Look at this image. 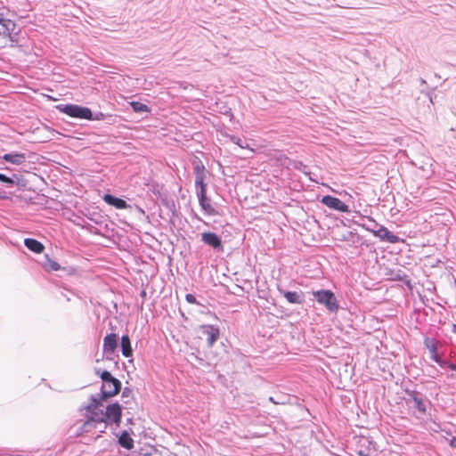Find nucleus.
Instances as JSON below:
<instances>
[{
  "label": "nucleus",
  "instance_id": "obj_1",
  "mask_svg": "<svg viewBox=\"0 0 456 456\" xmlns=\"http://www.w3.org/2000/svg\"><path fill=\"white\" fill-rule=\"evenodd\" d=\"M39 159V155L30 151V192L37 193L38 201H35L33 196L30 194V211L35 205H44L47 202L46 197L39 192L43 191L46 182L41 174L34 172L37 170L36 167L32 165L36 164Z\"/></svg>",
  "mask_w": 456,
  "mask_h": 456
},
{
  "label": "nucleus",
  "instance_id": "obj_2",
  "mask_svg": "<svg viewBox=\"0 0 456 456\" xmlns=\"http://www.w3.org/2000/svg\"><path fill=\"white\" fill-rule=\"evenodd\" d=\"M31 261L37 263L46 273L60 272L59 276L61 278L71 276L76 273V269L73 266L61 265L58 262L52 259L47 253H45L42 256L37 258L30 257V262Z\"/></svg>",
  "mask_w": 456,
  "mask_h": 456
},
{
  "label": "nucleus",
  "instance_id": "obj_3",
  "mask_svg": "<svg viewBox=\"0 0 456 456\" xmlns=\"http://www.w3.org/2000/svg\"><path fill=\"white\" fill-rule=\"evenodd\" d=\"M84 215L91 223H85L82 226L89 232L97 235H104L110 231L107 217L102 216L100 212L87 209Z\"/></svg>",
  "mask_w": 456,
  "mask_h": 456
},
{
  "label": "nucleus",
  "instance_id": "obj_4",
  "mask_svg": "<svg viewBox=\"0 0 456 456\" xmlns=\"http://www.w3.org/2000/svg\"><path fill=\"white\" fill-rule=\"evenodd\" d=\"M369 223L373 224V227L366 226L365 224H359L355 222L358 225H361L366 231L371 232L375 237L379 238L381 241H385L390 244H395L400 241H403V239L399 238L397 235L393 233L384 225L379 224L372 217H368Z\"/></svg>",
  "mask_w": 456,
  "mask_h": 456
},
{
  "label": "nucleus",
  "instance_id": "obj_5",
  "mask_svg": "<svg viewBox=\"0 0 456 456\" xmlns=\"http://www.w3.org/2000/svg\"><path fill=\"white\" fill-rule=\"evenodd\" d=\"M313 296L317 303L324 305L330 313H337L339 309L338 301L332 290L318 289L313 291Z\"/></svg>",
  "mask_w": 456,
  "mask_h": 456
},
{
  "label": "nucleus",
  "instance_id": "obj_6",
  "mask_svg": "<svg viewBox=\"0 0 456 456\" xmlns=\"http://www.w3.org/2000/svg\"><path fill=\"white\" fill-rule=\"evenodd\" d=\"M193 174L195 175V192L208 191V183L206 179L209 175V172L206 169L203 162L197 157L192 161Z\"/></svg>",
  "mask_w": 456,
  "mask_h": 456
},
{
  "label": "nucleus",
  "instance_id": "obj_7",
  "mask_svg": "<svg viewBox=\"0 0 456 456\" xmlns=\"http://www.w3.org/2000/svg\"><path fill=\"white\" fill-rule=\"evenodd\" d=\"M104 417L105 428L108 427H114L115 429L118 428L120 426L122 420L121 405L118 402L108 404L104 411Z\"/></svg>",
  "mask_w": 456,
  "mask_h": 456
},
{
  "label": "nucleus",
  "instance_id": "obj_8",
  "mask_svg": "<svg viewBox=\"0 0 456 456\" xmlns=\"http://www.w3.org/2000/svg\"><path fill=\"white\" fill-rule=\"evenodd\" d=\"M56 110L60 112L66 114L67 116L78 118L85 119V118H90V108L73 104V103H66V104H58L55 106Z\"/></svg>",
  "mask_w": 456,
  "mask_h": 456
},
{
  "label": "nucleus",
  "instance_id": "obj_9",
  "mask_svg": "<svg viewBox=\"0 0 456 456\" xmlns=\"http://www.w3.org/2000/svg\"><path fill=\"white\" fill-rule=\"evenodd\" d=\"M354 452L358 456H372L377 452L376 443L368 436H360L354 437Z\"/></svg>",
  "mask_w": 456,
  "mask_h": 456
},
{
  "label": "nucleus",
  "instance_id": "obj_10",
  "mask_svg": "<svg viewBox=\"0 0 456 456\" xmlns=\"http://www.w3.org/2000/svg\"><path fill=\"white\" fill-rule=\"evenodd\" d=\"M96 374L99 375L102 383L111 382L113 387L112 391L103 392L105 395H117L122 389L121 381L114 377L109 370H97Z\"/></svg>",
  "mask_w": 456,
  "mask_h": 456
},
{
  "label": "nucleus",
  "instance_id": "obj_11",
  "mask_svg": "<svg viewBox=\"0 0 456 456\" xmlns=\"http://www.w3.org/2000/svg\"><path fill=\"white\" fill-rule=\"evenodd\" d=\"M201 241L210 247L215 252L221 253L224 251L223 240L220 235L214 232H203L200 234Z\"/></svg>",
  "mask_w": 456,
  "mask_h": 456
},
{
  "label": "nucleus",
  "instance_id": "obj_12",
  "mask_svg": "<svg viewBox=\"0 0 456 456\" xmlns=\"http://www.w3.org/2000/svg\"><path fill=\"white\" fill-rule=\"evenodd\" d=\"M321 203L325 205L330 209L339 211L341 213H348L350 211L349 206L342 201L340 199L332 195H324L321 199Z\"/></svg>",
  "mask_w": 456,
  "mask_h": 456
},
{
  "label": "nucleus",
  "instance_id": "obj_13",
  "mask_svg": "<svg viewBox=\"0 0 456 456\" xmlns=\"http://www.w3.org/2000/svg\"><path fill=\"white\" fill-rule=\"evenodd\" d=\"M200 330L201 334L206 337L208 346L212 347L220 337L219 327L212 324H202Z\"/></svg>",
  "mask_w": 456,
  "mask_h": 456
},
{
  "label": "nucleus",
  "instance_id": "obj_14",
  "mask_svg": "<svg viewBox=\"0 0 456 456\" xmlns=\"http://www.w3.org/2000/svg\"><path fill=\"white\" fill-rule=\"evenodd\" d=\"M49 140V131L46 126H35L34 122H30V143L46 142Z\"/></svg>",
  "mask_w": 456,
  "mask_h": 456
},
{
  "label": "nucleus",
  "instance_id": "obj_15",
  "mask_svg": "<svg viewBox=\"0 0 456 456\" xmlns=\"http://www.w3.org/2000/svg\"><path fill=\"white\" fill-rule=\"evenodd\" d=\"M200 207L204 214L208 216H216L218 212L211 205V199L208 196V191L196 193Z\"/></svg>",
  "mask_w": 456,
  "mask_h": 456
},
{
  "label": "nucleus",
  "instance_id": "obj_16",
  "mask_svg": "<svg viewBox=\"0 0 456 456\" xmlns=\"http://www.w3.org/2000/svg\"><path fill=\"white\" fill-rule=\"evenodd\" d=\"M277 290L289 304L302 305L305 301V297L302 291H289L283 289L281 285H277Z\"/></svg>",
  "mask_w": 456,
  "mask_h": 456
},
{
  "label": "nucleus",
  "instance_id": "obj_17",
  "mask_svg": "<svg viewBox=\"0 0 456 456\" xmlns=\"http://www.w3.org/2000/svg\"><path fill=\"white\" fill-rule=\"evenodd\" d=\"M105 203L108 205L114 207L117 209H126L128 208H131L127 202L119 197H117L110 193H105L102 197Z\"/></svg>",
  "mask_w": 456,
  "mask_h": 456
},
{
  "label": "nucleus",
  "instance_id": "obj_18",
  "mask_svg": "<svg viewBox=\"0 0 456 456\" xmlns=\"http://www.w3.org/2000/svg\"><path fill=\"white\" fill-rule=\"evenodd\" d=\"M119 338L116 333H109L103 338L102 350L110 353H116L118 346Z\"/></svg>",
  "mask_w": 456,
  "mask_h": 456
},
{
  "label": "nucleus",
  "instance_id": "obj_19",
  "mask_svg": "<svg viewBox=\"0 0 456 456\" xmlns=\"http://www.w3.org/2000/svg\"><path fill=\"white\" fill-rule=\"evenodd\" d=\"M132 430H123L120 434H115L118 437V444L119 446L126 450H131L134 448V440L131 436Z\"/></svg>",
  "mask_w": 456,
  "mask_h": 456
},
{
  "label": "nucleus",
  "instance_id": "obj_20",
  "mask_svg": "<svg viewBox=\"0 0 456 456\" xmlns=\"http://www.w3.org/2000/svg\"><path fill=\"white\" fill-rule=\"evenodd\" d=\"M108 400V398L102 396V394L101 392L97 395H91L89 397L90 403L87 405L84 406L83 409L86 411H93L94 410L99 409V407L102 405L103 402H106Z\"/></svg>",
  "mask_w": 456,
  "mask_h": 456
},
{
  "label": "nucleus",
  "instance_id": "obj_21",
  "mask_svg": "<svg viewBox=\"0 0 456 456\" xmlns=\"http://www.w3.org/2000/svg\"><path fill=\"white\" fill-rule=\"evenodd\" d=\"M423 344H424L425 347L428 348L429 351L430 359L434 362L436 361V359H438V357H439V355H438L439 342L435 338L427 337L424 338Z\"/></svg>",
  "mask_w": 456,
  "mask_h": 456
},
{
  "label": "nucleus",
  "instance_id": "obj_22",
  "mask_svg": "<svg viewBox=\"0 0 456 456\" xmlns=\"http://www.w3.org/2000/svg\"><path fill=\"white\" fill-rule=\"evenodd\" d=\"M411 403H413V407L422 415H425L427 413V406L428 404H430V401L426 397L425 395L420 393L413 401H411Z\"/></svg>",
  "mask_w": 456,
  "mask_h": 456
},
{
  "label": "nucleus",
  "instance_id": "obj_23",
  "mask_svg": "<svg viewBox=\"0 0 456 456\" xmlns=\"http://www.w3.org/2000/svg\"><path fill=\"white\" fill-rule=\"evenodd\" d=\"M120 349L123 356L126 358L133 356V348L128 334H123L120 338Z\"/></svg>",
  "mask_w": 456,
  "mask_h": 456
},
{
  "label": "nucleus",
  "instance_id": "obj_24",
  "mask_svg": "<svg viewBox=\"0 0 456 456\" xmlns=\"http://www.w3.org/2000/svg\"><path fill=\"white\" fill-rule=\"evenodd\" d=\"M14 23L8 19H0V35L3 37H9L11 32L14 29Z\"/></svg>",
  "mask_w": 456,
  "mask_h": 456
},
{
  "label": "nucleus",
  "instance_id": "obj_25",
  "mask_svg": "<svg viewBox=\"0 0 456 456\" xmlns=\"http://www.w3.org/2000/svg\"><path fill=\"white\" fill-rule=\"evenodd\" d=\"M86 412L89 413V416L87 418L94 420V424L97 427H99L102 423L105 424L104 411L102 410L97 409L93 411H86Z\"/></svg>",
  "mask_w": 456,
  "mask_h": 456
},
{
  "label": "nucleus",
  "instance_id": "obj_26",
  "mask_svg": "<svg viewBox=\"0 0 456 456\" xmlns=\"http://www.w3.org/2000/svg\"><path fill=\"white\" fill-rule=\"evenodd\" d=\"M391 275L393 281H402L405 285L409 287L411 286V280L403 270L398 269L396 271H392Z\"/></svg>",
  "mask_w": 456,
  "mask_h": 456
},
{
  "label": "nucleus",
  "instance_id": "obj_27",
  "mask_svg": "<svg viewBox=\"0 0 456 456\" xmlns=\"http://www.w3.org/2000/svg\"><path fill=\"white\" fill-rule=\"evenodd\" d=\"M132 110L135 113H150L151 112V108L145 104V103H142L141 102H138V101H132L129 102Z\"/></svg>",
  "mask_w": 456,
  "mask_h": 456
},
{
  "label": "nucleus",
  "instance_id": "obj_28",
  "mask_svg": "<svg viewBox=\"0 0 456 456\" xmlns=\"http://www.w3.org/2000/svg\"><path fill=\"white\" fill-rule=\"evenodd\" d=\"M3 159L7 162H11L12 164L19 165L25 160V155L18 154V153H9V154H4L3 156Z\"/></svg>",
  "mask_w": 456,
  "mask_h": 456
},
{
  "label": "nucleus",
  "instance_id": "obj_29",
  "mask_svg": "<svg viewBox=\"0 0 456 456\" xmlns=\"http://www.w3.org/2000/svg\"><path fill=\"white\" fill-rule=\"evenodd\" d=\"M45 249V247L41 241L30 238V252L40 255L44 253Z\"/></svg>",
  "mask_w": 456,
  "mask_h": 456
},
{
  "label": "nucleus",
  "instance_id": "obj_30",
  "mask_svg": "<svg viewBox=\"0 0 456 456\" xmlns=\"http://www.w3.org/2000/svg\"><path fill=\"white\" fill-rule=\"evenodd\" d=\"M436 363H437L441 368L443 369H449L451 370L456 371V362H453L452 361L442 359L440 356L436 361H435Z\"/></svg>",
  "mask_w": 456,
  "mask_h": 456
},
{
  "label": "nucleus",
  "instance_id": "obj_31",
  "mask_svg": "<svg viewBox=\"0 0 456 456\" xmlns=\"http://www.w3.org/2000/svg\"><path fill=\"white\" fill-rule=\"evenodd\" d=\"M81 428L82 431H85L86 433H90L93 430L97 429L98 427L94 424V420L86 418V420L81 422Z\"/></svg>",
  "mask_w": 456,
  "mask_h": 456
},
{
  "label": "nucleus",
  "instance_id": "obj_32",
  "mask_svg": "<svg viewBox=\"0 0 456 456\" xmlns=\"http://www.w3.org/2000/svg\"><path fill=\"white\" fill-rule=\"evenodd\" d=\"M421 392L415 389L405 388L404 389V400L407 404H411V401L417 397Z\"/></svg>",
  "mask_w": 456,
  "mask_h": 456
},
{
  "label": "nucleus",
  "instance_id": "obj_33",
  "mask_svg": "<svg viewBox=\"0 0 456 456\" xmlns=\"http://www.w3.org/2000/svg\"><path fill=\"white\" fill-rule=\"evenodd\" d=\"M90 118H85L86 120H89V121H101V120H104L105 118H106V115L101 111H97V112H93L91 110H90Z\"/></svg>",
  "mask_w": 456,
  "mask_h": 456
},
{
  "label": "nucleus",
  "instance_id": "obj_34",
  "mask_svg": "<svg viewBox=\"0 0 456 456\" xmlns=\"http://www.w3.org/2000/svg\"><path fill=\"white\" fill-rule=\"evenodd\" d=\"M121 396H122V398L126 399L124 401L125 403H129L130 399H132L134 396L133 389L128 387H124L122 390Z\"/></svg>",
  "mask_w": 456,
  "mask_h": 456
},
{
  "label": "nucleus",
  "instance_id": "obj_35",
  "mask_svg": "<svg viewBox=\"0 0 456 456\" xmlns=\"http://www.w3.org/2000/svg\"><path fill=\"white\" fill-rule=\"evenodd\" d=\"M112 388H113V387L111 385V382L102 383L100 392L102 394L103 397L110 399V398L113 397L114 395H105L103 392L112 391Z\"/></svg>",
  "mask_w": 456,
  "mask_h": 456
},
{
  "label": "nucleus",
  "instance_id": "obj_36",
  "mask_svg": "<svg viewBox=\"0 0 456 456\" xmlns=\"http://www.w3.org/2000/svg\"><path fill=\"white\" fill-rule=\"evenodd\" d=\"M70 431L73 433V435L75 436H83L84 434H86L85 431H82V428H81V423H77L75 424L71 428H70Z\"/></svg>",
  "mask_w": 456,
  "mask_h": 456
},
{
  "label": "nucleus",
  "instance_id": "obj_37",
  "mask_svg": "<svg viewBox=\"0 0 456 456\" xmlns=\"http://www.w3.org/2000/svg\"><path fill=\"white\" fill-rule=\"evenodd\" d=\"M185 300L189 303V304H196V305H200V303L198 302L196 297L193 295V294H191V293H187L185 295Z\"/></svg>",
  "mask_w": 456,
  "mask_h": 456
},
{
  "label": "nucleus",
  "instance_id": "obj_38",
  "mask_svg": "<svg viewBox=\"0 0 456 456\" xmlns=\"http://www.w3.org/2000/svg\"><path fill=\"white\" fill-rule=\"evenodd\" d=\"M229 138H230V141H231L232 143L237 144V145H238V146H240V148H243V147H244V146L242 145L243 141H242L240 137H238V136H236V135H230V136H229Z\"/></svg>",
  "mask_w": 456,
  "mask_h": 456
},
{
  "label": "nucleus",
  "instance_id": "obj_39",
  "mask_svg": "<svg viewBox=\"0 0 456 456\" xmlns=\"http://www.w3.org/2000/svg\"><path fill=\"white\" fill-rule=\"evenodd\" d=\"M106 360L114 361L115 358H118L116 353H110L109 351H103Z\"/></svg>",
  "mask_w": 456,
  "mask_h": 456
},
{
  "label": "nucleus",
  "instance_id": "obj_40",
  "mask_svg": "<svg viewBox=\"0 0 456 456\" xmlns=\"http://www.w3.org/2000/svg\"><path fill=\"white\" fill-rule=\"evenodd\" d=\"M0 181L5 183L12 184L13 181L10 177L6 176L5 175L0 174Z\"/></svg>",
  "mask_w": 456,
  "mask_h": 456
},
{
  "label": "nucleus",
  "instance_id": "obj_41",
  "mask_svg": "<svg viewBox=\"0 0 456 456\" xmlns=\"http://www.w3.org/2000/svg\"><path fill=\"white\" fill-rule=\"evenodd\" d=\"M191 356L194 358V360L200 364V365H205L206 362L203 358L196 355L194 353L191 354Z\"/></svg>",
  "mask_w": 456,
  "mask_h": 456
},
{
  "label": "nucleus",
  "instance_id": "obj_42",
  "mask_svg": "<svg viewBox=\"0 0 456 456\" xmlns=\"http://www.w3.org/2000/svg\"><path fill=\"white\" fill-rule=\"evenodd\" d=\"M162 203L167 207L169 209H174L175 210V202L174 200H162Z\"/></svg>",
  "mask_w": 456,
  "mask_h": 456
},
{
  "label": "nucleus",
  "instance_id": "obj_43",
  "mask_svg": "<svg viewBox=\"0 0 456 456\" xmlns=\"http://www.w3.org/2000/svg\"><path fill=\"white\" fill-rule=\"evenodd\" d=\"M429 99V102L434 104V98L436 97V94L433 92H428L426 94Z\"/></svg>",
  "mask_w": 456,
  "mask_h": 456
},
{
  "label": "nucleus",
  "instance_id": "obj_44",
  "mask_svg": "<svg viewBox=\"0 0 456 456\" xmlns=\"http://www.w3.org/2000/svg\"><path fill=\"white\" fill-rule=\"evenodd\" d=\"M450 445L456 449V436H453L450 441Z\"/></svg>",
  "mask_w": 456,
  "mask_h": 456
},
{
  "label": "nucleus",
  "instance_id": "obj_45",
  "mask_svg": "<svg viewBox=\"0 0 456 456\" xmlns=\"http://www.w3.org/2000/svg\"><path fill=\"white\" fill-rule=\"evenodd\" d=\"M301 167H305V166L302 162H298L297 164L295 165V168L297 169H300Z\"/></svg>",
  "mask_w": 456,
  "mask_h": 456
},
{
  "label": "nucleus",
  "instance_id": "obj_46",
  "mask_svg": "<svg viewBox=\"0 0 456 456\" xmlns=\"http://www.w3.org/2000/svg\"><path fill=\"white\" fill-rule=\"evenodd\" d=\"M301 167H305V166L302 162H298L297 164L295 165V168L297 169H300Z\"/></svg>",
  "mask_w": 456,
  "mask_h": 456
},
{
  "label": "nucleus",
  "instance_id": "obj_47",
  "mask_svg": "<svg viewBox=\"0 0 456 456\" xmlns=\"http://www.w3.org/2000/svg\"><path fill=\"white\" fill-rule=\"evenodd\" d=\"M23 242H24V245H25L27 248H28V243H29L28 238H25V239L23 240Z\"/></svg>",
  "mask_w": 456,
  "mask_h": 456
},
{
  "label": "nucleus",
  "instance_id": "obj_48",
  "mask_svg": "<svg viewBox=\"0 0 456 456\" xmlns=\"http://www.w3.org/2000/svg\"><path fill=\"white\" fill-rule=\"evenodd\" d=\"M452 332L456 335V324L452 325Z\"/></svg>",
  "mask_w": 456,
  "mask_h": 456
},
{
  "label": "nucleus",
  "instance_id": "obj_49",
  "mask_svg": "<svg viewBox=\"0 0 456 456\" xmlns=\"http://www.w3.org/2000/svg\"><path fill=\"white\" fill-rule=\"evenodd\" d=\"M419 82H420V85H421V86H424V85H426V84H427V82H426V80H425L424 78H420V79H419Z\"/></svg>",
  "mask_w": 456,
  "mask_h": 456
},
{
  "label": "nucleus",
  "instance_id": "obj_50",
  "mask_svg": "<svg viewBox=\"0 0 456 456\" xmlns=\"http://www.w3.org/2000/svg\"><path fill=\"white\" fill-rule=\"evenodd\" d=\"M140 296L142 297H146V291L145 290H142L141 293H140Z\"/></svg>",
  "mask_w": 456,
  "mask_h": 456
},
{
  "label": "nucleus",
  "instance_id": "obj_51",
  "mask_svg": "<svg viewBox=\"0 0 456 456\" xmlns=\"http://www.w3.org/2000/svg\"><path fill=\"white\" fill-rule=\"evenodd\" d=\"M136 208L138 209V211L142 214H144V211L142 208H141L140 207L136 206Z\"/></svg>",
  "mask_w": 456,
  "mask_h": 456
},
{
  "label": "nucleus",
  "instance_id": "obj_52",
  "mask_svg": "<svg viewBox=\"0 0 456 456\" xmlns=\"http://www.w3.org/2000/svg\"><path fill=\"white\" fill-rule=\"evenodd\" d=\"M105 429H106L105 428H103V429H102V428H100V429H99V433H101V434H102V433H104V432H105Z\"/></svg>",
  "mask_w": 456,
  "mask_h": 456
},
{
  "label": "nucleus",
  "instance_id": "obj_53",
  "mask_svg": "<svg viewBox=\"0 0 456 456\" xmlns=\"http://www.w3.org/2000/svg\"><path fill=\"white\" fill-rule=\"evenodd\" d=\"M29 90H30V91H33V92H35V93L37 92V91H36V89H34L31 86H30V87H29Z\"/></svg>",
  "mask_w": 456,
  "mask_h": 456
},
{
  "label": "nucleus",
  "instance_id": "obj_54",
  "mask_svg": "<svg viewBox=\"0 0 456 456\" xmlns=\"http://www.w3.org/2000/svg\"><path fill=\"white\" fill-rule=\"evenodd\" d=\"M41 95H42L43 97H46L47 99H50V96H48V95H45V94H42Z\"/></svg>",
  "mask_w": 456,
  "mask_h": 456
},
{
  "label": "nucleus",
  "instance_id": "obj_55",
  "mask_svg": "<svg viewBox=\"0 0 456 456\" xmlns=\"http://www.w3.org/2000/svg\"><path fill=\"white\" fill-rule=\"evenodd\" d=\"M366 226L373 227V224L370 223V224H365Z\"/></svg>",
  "mask_w": 456,
  "mask_h": 456
},
{
  "label": "nucleus",
  "instance_id": "obj_56",
  "mask_svg": "<svg viewBox=\"0 0 456 456\" xmlns=\"http://www.w3.org/2000/svg\"><path fill=\"white\" fill-rule=\"evenodd\" d=\"M29 31H30V37H32V32H33V28H29Z\"/></svg>",
  "mask_w": 456,
  "mask_h": 456
}]
</instances>
